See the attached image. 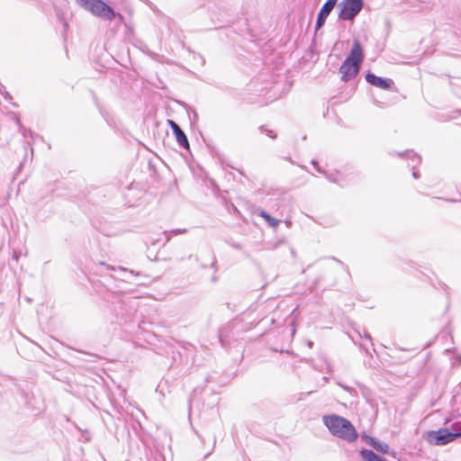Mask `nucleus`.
Masks as SVG:
<instances>
[{
	"label": "nucleus",
	"instance_id": "obj_19",
	"mask_svg": "<svg viewBox=\"0 0 461 461\" xmlns=\"http://www.w3.org/2000/svg\"><path fill=\"white\" fill-rule=\"evenodd\" d=\"M216 262H217V261H216V258H215L214 255H213V254H212V262H211V267H215Z\"/></svg>",
	"mask_w": 461,
	"mask_h": 461
},
{
	"label": "nucleus",
	"instance_id": "obj_6",
	"mask_svg": "<svg viewBox=\"0 0 461 461\" xmlns=\"http://www.w3.org/2000/svg\"><path fill=\"white\" fill-rule=\"evenodd\" d=\"M363 6V0H343L339 4V18L344 21H351L361 12Z\"/></svg>",
	"mask_w": 461,
	"mask_h": 461
},
{
	"label": "nucleus",
	"instance_id": "obj_2",
	"mask_svg": "<svg viewBox=\"0 0 461 461\" xmlns=\"http://www.w3.org/2000/svg\"><path fill=\"white\" fill-rule=\"evenodd\" d=\"M363 59L361 44L358 41H354L349 55L339 68V73L343 81H349L358 74Z\"/></svg>",
	"mask_w": 461,
	"mask_h": 461
},
{
	"label": "nucleus",
	"instance_id": "obj_17",
	"mask_svg": "<svg viewBox=\"0 0 461 461\" xmlns=\"http://www.w3.org/2000/svg\"><path fill=\"white\" fill-rule=\"evenodd\" d=\"M260 131L262 133H267L272 139L276 138V135L273 133V131L271 130L266 129L264 126L260 127Z\"/></svg>",
	"mask_w": 461,
	"mask_h": 461
},
{
	"label": "nucleus",
	"instance_id": "obj_22",
	"mask_svg": "<svg viewBox=\"0 0 461 461\" xmlns=\"http://www.w3.org/2000/svg\"><path fill=\"white\" fill-rule=\"evenodd\" d=\"M63 27H64V30H65V31H66V30L68 29V23L65 20H63Z\"/></svg>",
	"mask_w": 461,
	"mask_h": 461
},
{
	"label": "nucleus",
	"instance_id": "obj_28",
	"mask_svg": "<svg viewBox=\"0 0 461 461\" xmlns=\"http://www.w3.org/2000/svg\"><path fill=\"white\" fill-rule=\"evenodd\" d=\"M459 438H461V433H460V436H459Z\"/></svg>",
	"mask_w": 461,
	"mask_h": 461
},
{
	"label": "nucleus",
	"instance_id": "obj_20",
	"mask_svg": "<svg viewBox=\"0 0 461 461\" xmlns=\"http://www.w3.org/2000/svg\"><path fill=\"white\" fill-rule=\"evenodd\" d=\"M414 168H415V165H412V169H413L412 176L415 179H417V178H419V175L416 171H414Z\"/></svg>",
	"mask_w": 461,
	"mask_h": 461
},
{
	"label": "nucleus",
	"instance_id": "obj_12",
	"mask_svg": "<svg viewBox=\"0 0 461 461\" xmlns=\"http://www.w3.org/2000/svg\"><path fill=\"white\" fill-rule=\"evenodd\" d=\"M444 353L447 356H452V365H459L461 363V356L456 353V348L453 349L447 348Z\"/></svg>",
	"mask_w": 461,
	"mask_h": 461
},
{
	"label": "nucleus",
	"instance_id": "obj_16",
	"mask_svg": "<svg viewBox=\"0 0 461 461\" xmlns=\"http://www.w3.org/2000/svg\"><path fill=\"white\" fill-rule=\"evenodd\" d=\"M312 164L314 166V167L316 168V170L320 173H323L327 176V178L331 181V182H335V179H333V177H331L330 176H328L319 166H318V162L316 160H312Z\"/></svg>",
	"mask_w": 461,
	"mask_h": 461
},
{
	"label": "nucleus",
	"instance_id": "obj_24",
	"mask_svg": "<svg viewBox=\"0 0 461 461\" xmlns=\"http://www.w3.org/2000/svg\"><path fill=\"white\" fill-rule=\"evenodd\" d=\"M165 234H166V235H167V232H165ZM169 240H170V237H169V236H167L166 241H167V242H168V241H169Z\"/></svg>",
	"mask_w": 461,
	"mask_h": 461
},
{
	"label": "nucleus",
	"instance_id": "obj_3",
	"mask_svg": "<svg viewBox=\"0 0 461 461\" xmlns=\"http://www.w3.org/2000/svg\"><path fill=\"white\" fill-rule=\"evenodd\" d=\"M76 2L82 8L101 19L112 21L116 17L120 20L123 18L122 14L115 13L114 10L103 0H76Z\"/></svg>",
	"mask_w": 461,
	"mask_h": 461
},
{
	"label": "nucleus",
	"instance_id": "obj_5",
	"mask_svg": "<svg viewBox=\"0 0 461 461\" xmlns=\"http://www.w3.org/2000/svg\"><path fill=\"white\" fill-rule=\"evenodd\" d=\"M460 433L456 430L450 431L447 428H441L438 430H429L423 434V438L432 446H445L459 438Z\"/></svg>",
	"mask_w": 461,
	"mask_h": 461
},
{
	"label": "nucleus",
	"instance_id": "obj_15",
	"mask_svg": "<svg viewBox=\"0 0 461 461\" xmlns=\"http://www.w3.org/2000/svg\"><path fill=\"white\" fill-rule=\"evenodd\" d=\"M448 430L461 433V422L456 421L453 422L449 427H447Z\"/></svg>",
	"mask_w": 461,
	"mask_h": 461
},
{
	"label": "nucleus",
	"instance_id": "obj_9",
	"mask_svg": "<svg viewBox=\"0 0 461 461\" xmlns=\"http://www.w3.org/2000/svg\"><path fill=\"white\" fill-rule=\"evenodd\" d=\"M170 128L172 129V131L176 137V140L179 146L187 149L189 148V142L187 140V137L184 131L180 128V126L174 121L168 120L167 121Z\"/></svg>",
	"mask_w": 461,
	"mask_h": 461
},
{
	"label": "nucleus",
	"instance_id": "obj_8",
	"mask_svg": "<svg viewBox=\"0 0 461 461\" xmlns=\"http://www.w3.org/2000/svg\"><path fill=\"white\" fill-rule=\"evenodd\" d=\"M366 80L370 85L384 90L390 89L393 85V81L391 78H384L371 72L366 75Z\"/></svg>",
	"mask_w": 461,
	"mask_h": 461
},
{
	"label": "nucleus",
	"instance_id": "obj_26",
	"mask_svg": "<svg viewBox=\"0 0 461 461\" xmlns=\"http://www.w3.org/2000/svg\"><path fill=\"white\" fill-rule=\"evenodd\" d=\"M201 266H202L203 268H206L207 267V265H205V264H202Z\"/></svg>",
	"mask_w": 461,
	"mask_h": 461
},
{
	"label": "nucleus",
	"instance_id": "obj_18",
	"mask_svg": "<svg viewBox=\"0 0 461 461\" xmlns=\"http://www.w3.org/2000/svg\"><path fill=\"white\" fill-rule=\"evenodd\" d=\"M187 231L186 229H175V230H172L171 232L175 235H178V234H184Z\"/></svg>",
	"mask_w": 461,
	"mask_h": 461
},
{
	"label": "nucleus",
	"instance_id": "obj_10",
	"mask_svg": "<svg viewBox=\"0 0 461 461\" xmlns=\"http://www.w3.org/2000/svg\"><path fill=\"white\" fill-rule=\"evenodd\" d=\"M362 438L367 445L375 448L377 452L382 454H389L390 447L387 443L380 441L376 438L368 436L366 434H363Z\"/></svg>",
	"mask_w": 461,
	"mask_h": 461
},
{
	"label": "nucleus",
	"instance_id": "obj_13",
	"mask_svg": "<svg viewBox=\"0 0 461 461\" xmlns=\"http://www.w3.org/2000/svg\"><path fill=\"white\" fill-rule=\"evenodd\" d=\"M397 155L399 157H407V158H410L412 159V161H417V163H420V156H418L416 153H413L412 151H409V150H406L404 152H399L397 153Z\"/></svg>",
	"mask_w": 461,
	"mask_h": 461
},
{
	"label": "nucleus",
	"instance_id": "obj_1",
	"mask_svg": "<svg viewBox=\"0 0 461 461\" xmlns=\"http://www.w3.org/2000/svg\"><path fill=\"white\" fill-rule=\"evenodd\" d=\"M322 421L333 436L343 440L354 442L358 437L353 424L344 417L336 414L325 415Z\"/></svg>",
	"mask_w": 461,
	"mask_h": 461
},
{
	"label": "nucleus",
	"instance_id": "obj_11",
	"mask_svg": "<svg viewBox=\"0 0 461 461\" xmlns=\"http://www.w3.org/2000/svg\"><path fill=\"white\" fill-rule=\"evenodd\" d=\"M258 215L262 217L270 227L276 228L279 225L280 221L272 217L264 210H260Z\"/></svg>",
	"mask_w": 461,
	"mask_h": 461
},
{
	"label": "nucleus",
	"instance_id": "obj_14",
	"mask_svg": "<svg viewBox=\"0 0 461 461\" xmlns=\"http://www.w3.org/2000/svg\"><path fill=\"white\" fill-rule=\"evenodd\" d=\"M119 269L122 272L129 273L131 276H138V277L144 276V275L140 272H136L134 270H128L127 268H124V267H119Z\"/></svg>",
	"mask_w": 461,
	"mask_h": 461
},
{
	"label": "nucleus",
	"instance_id": "obj_7",
	"mask_svg": "<svg viewBox=\"0 0 461 461\" xmlns=\"http://www.w3.org/2000/svg\"><path fill=\"white\" fill-rule=\"evenodd\" d=\"M337 1L338 0H327L324 3V5L321 8V10L318 14V16H317L316 24H315L316 31L321 29L324 25L327 17L329 16V14L331 13L333 8L335 7Z\"/></svg>",
	"mask_w": 461,
	"mask_h": 461
},
{
	"label": "nucleus",
	"instance_id": "obj_27",
	"mask_svg": "<svg viewBox=\"0 0 461 461\" xmlns=\"http://www.w3.org/2000/svg\"><path fill=\"white\" fill-rule=\"evenodd\" d=\"M308 346H309V347H312V342H309V343H308Z\"/></svg>",
	"mask_w": 461,
	"mask_h": 461
},
{
	"label": "nucleus",
	"instance_id": "obj_4",
	"mask_svg": "<svg viewBox=\"0 0 461 461\" xmlns=\"http://www.w3.org/2000/svg\"><path fill=\"white\" fill-rule=\"evenodd\" d=\"M381 350L377 351L375 348H362L363 353L366 355L367 359L365 358L364 362L370 367L378 368L380 366H384V363L393 364L395 361L391 357L390 354L385 352L384 349H390L392 352L400 351L404 349L403 348H379Z\"/></svg>",
	"mask_w": 461,
	"mask_h": 461
},
{
	"label": "nucleus",
	"instance_id": "obj_25",
	"mask_svg": "<svg viewBox=\"0 0 461 461\" xmlns=\"http://www.w3.org/2000/svg\"><path fill=\"white\" fill-rule=\"evenodd\" d=\"M270 351H271V352H276H276H278V349H273V348H270Z\"/></svg>",
	"mask_w": 461,
	"mask_h": 461
},
{
	"label": "nucleus",
	"instance_id": "obj_23",
	"mask_svg": "<svg viewBox=\"0 0 461 461\" xmlns=\"http://www.w3.org/2000/svg\"><path fill=\"white\" fill-rule=\"evenodd\" d=\"M279 352H280V353H284V352H285L286 354H292V351H291V350H288V349H287V350H283V349H281Z\"/></svg>",
	"mask_w": 461,
	"mask_h": 461
},
{
	"label": "nucleus",
	"instance_id": "obj_21",
	"mask_svg": "<svg viewBox=\"0 0 461 461\" xmlns=\"http://www.w3.org/2000/svg\"><path fill=\"white\" fill-rule=\"evenodd\" d=\"M13 258L16 261L19 259V253L17 251H14Z\"/></svg>",
	"mask_w": 461,
	"mask_h": 461
}]
</instances>
